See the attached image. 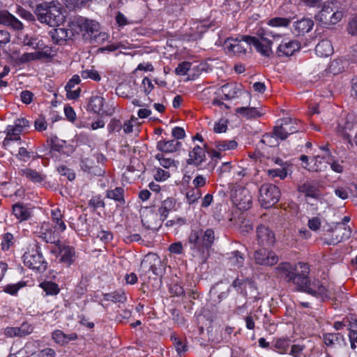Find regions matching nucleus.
Instances as JSON below:
<instances>
[{
	"label": "nucleus",
	"mask_w": 357,
	"mask_h": 357,
	"mask_svg": "<svg viewBox=\"0 0 357 357\" xmlns=\"http://www.w3.org/2000/svg\"><path fill=\"white\" fill-rule=\"evenodd\" d=\"M49 35L54 44L63 45L72 38L73 32L65 28L57 27L50 31Z\"/></svg>",
	"instance_id": "412c9836"
},
{
	"label": "nucleus",
	"mask_w": 357,
	"mask_h": 357,
	"mask_svg": "<svg viewBox=\"0 0 357 357\" xmlns=\"http://www.w3.org/2000/svg\"><path fill=\"white\" fill-rule=\"evenodd\" d=\"M81 76L84 79L90 78L94 81L99 82L101 79L100 75L95 70H85L81 72Z\"/></svg>",
	"instance_id": "4d7b16f0"
},
{
	"label": "nucleus",
	"mask_w": 357,
	"mask_h": 357,
	"mask_svg": "<svg viewBox=\"0 0 357 357\" xmlns=\"http://www.w3.org/2000/svg\"><path fill=\"white\" fill-rule=\"evenodd\" d=\"M220 91L222 95V98L229 100L238 97V93L241 92V87L236 83H227L220 87Z\"/></svg>",
	"instance_id": "a878e982"
},
{
	"label": "nucleus",
	"mask_w": 357,
	"mask_h": 357,
	"mask_svg": "<svg viewBox=\"0 0 357 357\" xmlns=\"http://www.w3.org/2000/svg\"><path fill=\"white\" fill-rule=\"evenodd\" d=\"M232 202L239 210L247 211L252 206V197L248 189L239 188L234 192Z\"/></svg>",
	"instance_id": "f8f14e48"
},
{
	"label": "nucleus",
	"mask_w": 357,
	"mask_h": 357,
	"mask_svg": "<svg viewBox=\"0 0 357 357\" xmlns=\"http://www.w3.org/2000/svg\"><path fill=\"white\" fill-rule=\"evenodd\" d=\"M289 339H277L273 345V349L281 354H286L289 347Z\"/></svg>",
	"instance_id": "a18cd8bd"
},
{
	"label": "nucleus",
	"mask_w": 357,
	"mask_h": 357,
	"mask_svg": "<svg viewBox=\"0 0 357 357\" xmlns=\"http://www.w3.org/2000/svg\"><path fill=\"white\" fill-rule=\"evenodd\" d=\"M91 1V0H66V6L69 9L79 8Z\"/></svg>",
	"instance_id": "680f3d73"
},
{
	"label": "nucleus",
	"mask_w": 357,
	"mask_h": 357,
	"mask_svg": "<svg viewBox=\"0 0 357 357\" xmlns=\"http://www.w3.org/2000/svg\"><path fill=\"white\" fill-rule=\"evenodd\" d=\"M80 167L83 171L96 176H102L105 173L103 169L95 165L93 159L91 158L82 159L80 162Z\"/></svg>",
	"instance_id": "c85d7f7f"
},
{
	"label": "nucleus",
	"mask_w": 357,
	"mask_h": 357,
	"mask_svg": "<svg viewBox=\"0 0 357 357\" xmlns=\"http://www.w3.org/2000/svg\"><path fill=\"white\" fill-rule=\"evenodd\" d=\"M301 48V43L298 40H292L287 42H282L278 47L276 54L278 56H289L298 51Z\"/></svg>",
	"instance_id": "4be33fe9"
},
{
	"label": "nucleus",
	"mask_w": 357,
	"mask_h": 357,
	"mask_svg": "<svg viewBox=\"0 0 357 357\" xmlns=\"http://www.w3.org/2000/svg\"><path fill=\"white\" fill-rule=\"evenodd\" d=\"M16 158L20 161L27 162L30 158L36 160L40 158V156L37 153L33 151H28L25 147H20L18 150L17 154L16 155Z\"/></svg>",
	"instance_id": "37998d69"
},
{
	"label": "nucleus",
	"mask_w": 357,
	"mask_h": 357,
	"mask_svg": "<svg viewBox=\"0 0 357 357\" xmlns=\"http://www.w3.org/2000/svg\"><path fill=\"white\" fill-rule=\"evenodd\" d=\"M25 285L26 282L24 281H20L16 284H9L4 287V291L10 295H15Z\"/></svg>",
	"instance_id": "864d4df0"
},
{
	"label": "nucleus",
	"mask_w": 357,
	"mask_h": 357,
	"mask_svg": "<svg viewBox=\"0 0 357 357\" xmlns=\"http://www.w3.org/2000/svg\"><path fill=\"white\" fill-rule=\"evenodd\" d=\"M213 144L215 148L222 152L234 150L238 146V142L234 139L218 140Z\"/></svg>",
	"instance_id": "4c0bfd02"
},
{
	"label": "nucleus",
	"mask_w": 357,
	"mask_h": 357,
	"mask_svg": "<svg viewBox=\"0 0 357 357\" xmlns=\"http://www.w3.org/2000/svg\"><path fill=\"white\" fill-rule=\"evenodd\" d=\"M13 213L20 222L27 220L31 215V211L23 203H16L13 206Z\"/></svg>",
	"instance_id": "7c9ffc66"
},
{
	"label": "nucleus",
	"mask_w": 357,
	"mask_h": 357,
	"mask_svg": "<svg viewBox=\"0 0 357 357\" xmlns=\"http://www.w3.org/2000/svg\"><path fill=\"white\" fill-rule=\"evenodd\" d=\"M66 337V334L64 333L61 330H55L52 333V338L54 340V342L59 344L64 345L65 344V338Z\"/></svg>",
	"instance_id": "bf43d9fd"
},
{
	"label": "nucleus",
	"mask_w": 357,
	"mask_h": 357,
	"mask_svg": "<svg viewBox=\"0 0 357 357\" xmlns=\"http://www.w3.org/2000/svg\"><path fill=\"white\" fill-rule=\"evenodd\" d=\"M301 126L296 119L286 118L282 120L280 125L273 128L272 135L281 140L286 139L289 135L300 132Z\"/></svg>",
	"instance_id": "423d86ee"
},
{
	"label": "nucleus",
	"mask_w": 357,
	"mask_h": 357,
	"mask_svg": "<svg viewBox=\"0 0 357 357\" xmlns=\"http://www.w3.org/2000/svg\"><path fill=\"white\" fill-rule=\"evenodd\" d=\"M33 332V327L31 324L24 322L19 327H7L5 328L4 333L7 337H24Z\"/></svg>",
	"instance_id": "393cba45"
},
{
	"label": "nucleus",
	"mask_w": 357,
	"mask_h": 357,
	"mask_svg": "<svg viewBox=\"0 0 357 357\" xmlns=\"http://www.w3.org/2000/svg\"><path fill=\"white\" fill-rule=\"evenodd\" d=\"M191 63L189 61H183L180 63L175 69V73L178 75H185L190 69Z\"/></svg>",
	"instance_id": "13d9d810"
},
{
	"label": "nucleus",
	"mask_w": 357,
	"mask_h": 357,
	"mask_svg": "<svg viewBox=\"0 0 357 357\" xmlns=\"http://www.w3.org/2000/svg\"><path fill=\"white\" fill-rule=\"evenodd\" d=\"M343 17V13L339 10L333 2L325 3L322 9L315 15L316 20L324 26L334 25Z\"/></svg>",
	"instance_id": "39448f33"
},
{
	"label": "nucleus",
	"mask_w": 357,
	"mask_h": 357,
	"mask_svg": "<svg viewBox=\"0 0 357 357\" xmlns=\"http://www.w3.org/2000/svg\"><path fill=\"white\" fill-rule=\"evenodd\" d=\"M57 230L50 222H43L37 233L38 236L47 243H56L59 242L57 239L56 231Z\"/></svg>",
	"instance_id": "a211bd4d"
},
{
	"label": "nucleus",
	"mask_w": 357,
	"mask_h": 357,
	"mask_svg": "<svg viewBox=\"0 0 357 357\" xmlns=\"http://www.w3.org/2000/svg\"><path fill=\"white\" fill-rule=\"evenodd\" d=\"M20 174L26 176L27 179L35 183H40L45 179V176L31 169H23L20 171Z\"/></svg>",
	"instance_id": "79ce46f5"
},
{
	"label": "nucleus",
	"mask_w": 357,
	"mask_h": 357,
	"mask_svg": "<svg viewBox=\"0 0 357 357\" xmlns=\"http://www.w3.org/2000/svg\"><path fill=\"white\" fill-rule=\"evenodd\" d=\"M257 239L259 245L271 247L275 241V234L268 227L261 225L257 228Z\"/></svg>",
	"instance_id": "f3484780"
},
{
	"label": "nucleus",
	"mask_w": 357,
	"mask_h": 357,
	"mask_svg": "<svg viewBox=\"0 0 357 357\" xmlns=\"http://www.w3.org/2000/svg\"><path fill=\"white\" fill-rule=\"evenodd\" d=\"M298 266L301 269V280L296 284L298 289L322 301L329 298V290L319 280L314 279L311 281L309 279V266L301 262L298 263Z\"/></svg>",
	"instance_id": "7ed1b4c3"
},
{
	"label": "nucleus",
	"mask_w": 357,
	"mask_h": 357,
	"mask_svg": "<svg viewBox=\"0 0 357 357\" xmlns=\"http://www.w3.org/2000/svg\"><path fill=\"white\" fill-rule=\"evenodd\" d=\"M24 259L25 264L30 268L38 271L46 270L47 264L43 258L40 248L38 243L35 245V248L24 255Z\"/></svg>",
	"instance_id": "6e6552de"
},
{
	"label": "nucleus",
	"mask_w": 357,
	"mask_h": 357,
	"mask_svg": "<svg viewBox=\"0 0 357 357\" xmlns=\"http://www.w3.org/2000/svg\"><path fill=\"white\" fill-rule=\"evenodd\" d=\"M246 38L251 43V45H253L256 50L264 56H270L272 53L271 44L272 42L266 38H261V40L265 43H263L257 38L254 36H247Z\"/></svg>",
	"instance_id": "aec40b11"
},
{
	"label": "nucleus",
	"mask_w": 357,
	"mask_h": 357,
	"mask_svg": "<svg viewBox=\"0 0 357 357\" xmlns=\"http://www.w3.org/2000/svg\"><path fill=\"white\" fill-rule=\"evenodd\" d=\"M10 41V34L6 29H0V48Z\"/></svg>",
	"instance_id": "0e129e2a"
},
{
	"label": "nucleus",
	"mask_w": 357,
	"mask_h": 357,
	"mask_svg": "<svg viewBox=\"0 0 357 357\" xmlns=\"http://www.w3.org/2000/svg\"><path fill=\"white\" fill-rule=\"evenodd\" d=\"M0 24L10 28L15 31L24 29L23 23L8 10H0Z\"/></svg>",
	"instance_id": "dca6fc26"
},
{
	"label": "nucleus",
	"mask_w": 357,
	"mask_h": 357,
	"mask_svg": "<svg viewBox=\"0 0 357 357\" xmlns=\"http://www.w3.org/2000/svg\"><path fill=\"white\" fill-rule=\"evenodd\" d=\"M247 36H243L242 40L228 38L225 41V45L229 51L239 56L245 55L248 50H252L251 43L246 38Z\"/></svg>",
	"instance_id": "1a4fd4ad"
},
{
	"label": "nucleus",
	"mask_w": 357,
	"mask_h": 357,
	"mask_svg": "<svg viewBox=\"0 0 357 357\" xmlns=\"http://www.w3.org/2000/svg\"><path fill=\"white\" fill-rule=\"evenodd\" d=\"M280 194V190L276 185L264 183L259 189V202L264 208L271 207L278 203Z\"/></svg>",
	"instance_id": "0eeeda50"
},
{
	"label": "nucleus",
	"mask_w": 357,
	"mask_h": 357,
	"mask_svg": "<svg viewBox=\"0 0 357 357\" xmlns=\"http://www.w3.org/2000/svg\"><path fill=\"white\" fill-rule=\"evenodd\" d=\"M176 209V200L174 198H167L162 202L158 209V213L164 221L168 216L169 212Z\"/></svg>",
	"instance_id": "72a5a7b5"
},
{
	"label": "nucleus",
	"mask_w": 357,
	"mask_h": 357,
	"mask_svg": "<svg viewBox=\"0 0 357 357\" xmlns=\"http://www.w3.org/2000/svg\"><path fill=\"white\" fill-rule=\"evenodd\" d=\"M215 241V232L213 229L204 230L196 228L191 230L188 243L195 257L206 260L210 255L211 247Z\"/></svg>",
	"instance_id": "f257e3e1"
},
{
	"label": "nucleus",
	"mask_w": 357,
	"mask_h": 357,
	"mask_svg": "<svg viewBox=\"0 0 357 357\" xmlns=\"http://www.w3.org/2000/svg\"><path fill=\"white\" fill-rule=\"evenodd\" d=\"M315 52L320 57H326L331 55L333 52V48L331 41L322 40L315 47Z\"/></svg>",
	"instance_id": "f704fd0d"
},
{
	"label": "nucleus",
	"mask_w": 357,
	"mask_h": 357,
	"mask_svg": "<svg viewBox=\"0 0 357 357\" xmlns=\"http://www.w3.org/2000/svg\"><path fill=\"white\" fill-rule=\"evenodd\" d=\"M15 13L19 17L27 22H34L36 21V15L32 14L21 6H17Z\"/></svg>",
	"instance_id": "09e8293b"
},
{
	"label": "nucleus",
	"mask_w": 357,
	"mask_h": 357,
	"mask_svg": "<svg viewBox=\"0 0 357 357\" xmlns=\"http://www.w3.org/2000/svg\"><path fill=\"white\" fill-rule=\"evenodd\" d=\"M276 268L280 273L284 275V279L287 282H292L296 285L301 280V271H295L292 265L289 262H282Z\"/></svg>",
	"instance_id": "6ab92c4d"
},
{
	"label": "nucleus",
	"mask_w": 357,
	"mask_h": 357,
	"mask_svg": "<svg viewBox=\"0 0 357 357\" xmlns=\"http://www.w3.org/2000/svg\"><path fill=\"white\" fill-rule=\"evenodd\" d=\"M89 206L93 207L94 210L98 208H105V204L100 195H96L92 197L90 199Z\"/></svg>",
	"instance_id": "052dcab7"
},
{
	"label": "nucleus",
	"mask_w": 357,
	"mask_h": 357,
	"mask_svg": "<svg viewBox=\"0 0 357 357\" xmlns=\"http://www.w3.org/2000/svg\"><path fill=\"white\" fill-rule=\"evenodd\" d=\"M189 158L187 159L188 165L199 167L206 160L205 150L200 146H195L192 151L189 152Z\"/></svg>",
	"instance_id": "b1692460"
},
{
	"label": "nucleus",
	"mask_w": 357,
	"mask_h": 357,
	"mask_svg": "<svg viewBox=\"0 0 357 357\" xmlns=\"http://www.w3.org/2000/svg\"><path fill=\"white\" fill-rule=\"evenodd\" d=\"M163 269L164 266L160 258L157 255L149 254L141 262L139 278L143 282H150L151 276L146 275L151 272L155 275L153 279L155 282V284L152 285L159 287L161 281L158 280V277L162 275Z\"/></svg>",
	"instance_id": "20e7f679"
},
{
	"label": "nucleus",
	"mask_w": 357,
	"mask_h": 357,
	"mask_svg": "<svg viewBox=\"0 0 357 357\" xmlns=\"http://www.w3.org/2000/svg\"><path fill=\"white\" fill-rule=\"evenodd\" d=\"M105 99L98 96H92L89 100V107L94 113L100 114L104 105Z\"/></svg>",
	"instance_id": "c03bdc74"
},
{
	"label": "nucleus",
	"mask_w": 357,
	"mask_h": 357,
	"mask_svg": "<svg viewBox=\"0 0 357 357\" xmlns=\"http://www.w3.org/2000/svg\"><path fill=\"white\" fill-rule=\"evenodd\" d=\"M305 347L300 344H293L291 348L289 354L294 357H301Z\"/></svg>",
	"instance_id": "774afa93"
},
{
	"label": "nucleus",
	"mask_w": 357,
	"mask_h": 357,
	"mask_svg": "<svg viewBox=\"0 0 357 357\" xmlns=\"http://www.w3.org/2000/svg\"><path fill=\"white\" fill-rule=\"evenodd\" d=\"M59 253H60V261L66 264L68 267L70 266L75 260V248L70 246H59Z\"/></svg>",
	"instance_id": "cd10ccee"
},
{
	"label": "nucleus",
	"mask_w": 357,
	"mask_h": 357,
	"mask_svg": "<svg viewBox=\"0 0 357 357\" xmlns=\"http://www.w3.org/2000/svg\"><path fill=\"white\" fill-rule=\"evenodd\" d=\"M106 197L119 202L121 205L125 204L124 189L121 187H116L113 190H108L106 192Z\"/></svg>",
	"instance_id": "ea45409f"
},
{
	"label": "nucleus",
	"mask_w": 357,
	"mask_h": 357,
	"mask_svg": "<svg viewBox=\"0 0 357 357\" xmlns=\"http://www.w3.org/2000/svg\"><path fill=\"white\" fill-rule=\"evenodd\" d=\"M298 190L304 193L306 197L318 199L320 194L317 184L313 182H306L298 185Z\"/></svg>",
	"instance_id": "c756f323"
},
{
	"label": "nucleus",
	"mask_w": 357,
	"mask_h": 357,
	"mask_svg": "<svg viewBox=\"0 0 357 357\" xmlns=\"http://www.w3.org/2000/svg\"><path fill=\"white\" fill-rule=\"evenodd\" d=\"M323 340L327 347H333L335 345L345 344V340L340 333H329L324 334Z\"/></svg>",
	"instance_id": "2f4dec72"
},
{
	"label": "nucleus",
	"mask_w": 357,
	"mask_h": 357,
	"mask_svg": "<svg viewBox=\"0 0 357 357\" xmlns=\"http://www.w3.org/2000/svg\"><path fill=\"white\" fill-rule=\"evenodd\" d=\"M330 163L327 162L326 157L317 155L312 160L310 163H307L308 170L316 172H322L327 168V164Z\"/></svg>",
	"instance_id": "473e14b6"
},
{
	"label": "nucleus",
	"mask_w": 357,
	"mask_h": 357,
	"mask_svg": "<svg viewBox=\"0 0 357 357\" xmlns=\"http://www.w3.org/2000/svg\"><path fill=\"white\" fill-rule=\"evenodd\" d=\"M103 299L107 301H112L114 303H123L126 301V296L124 291L119 290L104 294Z\"/></svg>",
	"instance_id": "a19ab883"
},
{
	"label": "nucleus",
	"mask_w": 357,
	"mask_h": 357,
	"mask_svg": "<svg viewBox=\"0 0 357 357\" xmlns=\"http://www.w3.org/2000/svg\"><path fill=\"white\" fill-rule=\"evenodd\" d=\"M171 340L173 341L174 346L179 356L183 354L188 349L185 340H182L175 335H171Z\"/></svg>",
	"instance_id": "49530a36"
},
{
	"label": "nucleus",
	"mask_w": 357,
	"mask_h": 357,
	"mask_svg": "<svg viewBox=\"0 0 357 357\" xmlns=\"http://www.w3.org/2000/svg\"><path fill=\"white\" fill-rule=\"evenodd\" d=\"M29 126V121L24 118L17 119L13 126H8L6 128V137L3 140V145H7L10 141L20 139V135L24 128Z\"/></svg>",
	"instance_id": "9d476101"
},
{
	"label": "nucleus",
	"mask_w": 357,
	"mask_h": 357,
	"mask_svg": "<svg viewBox=\"0 0 357 357\" xmlns=\"http://www.w3.org/2000/svg\"><path fill=\"white\" fill-rule=\"evenodd\" d=\"M202 196L199 189L192 188L186 193V199L188 204H191L197 202Z\"/></svg>",
	"instance_id": "5fc2aeb1"
},
{
	"label": "nucleus",
	"mask_w": 357,
	"mask_h": 357,
	"mask_svg": "<svg viewBox=\"0 0 357 357\" xmlns=\"http://www.w3.org/2000/svg\"><path fill=\"white\" fill-rule=\"evenodd\" d=\"M249 279H239L236 278L233 282L231 286L240 294L245 295L246 294V285L245 282L248 281Z\"/></svg>",
	"instance_id": "603ef678"
},
{
	"label": "nucleus",
	"mask_w": 357,
	"mask_h": 357,
	"mask_svg": "<svg viewBox=\"0 0 357 357\" xmlns=\"http://www.w3.org/2000/svg\"><path fill=\"white\" fill-rule=\"evenodd\" d=\"M227 129V121L220 120L215 123L213 128V131L216 133H222L226 132Z\"/></svg>",
	"instance_id": "69168bd1"
},
{
	"label": "nucleus",
	"mask_w": 357,
	"mask_h": 357,
	"mask_svg": "<svg viewBox=\"0 0 357 357\" xmlns=\"http://www.w3.org/2000/svg\"><path fill=\"white\" fill-rule=\"evenodd\" d=\"M155 158L159 161L160 165L164 168L168 169L172 166L176 167L174 160L169 158H165L164 153H158L155 155Z\"/></svg>",
	"instance_id": "3c124183"
},
{
	"label": "nucleus",
	"mask_w": 357,
	"mask_h": 357,
	"mask_svg": "<svg viewBox=\"0 0 357 357\" xmlns=\"http://www.w3.org/2000/svg\"><path fill=\"white\" fill-rule=\"evenodd\" d=\"M327 231L331 233V237L325 239L327 245H336L341 241L348 239L351 236V229L350 227H343L340 224H335V227H329Z\"/></svg>",
	"instance_id": "ddd939ff"
},
{
	"label": "nucleus",
	"mask_w": 357,
	"mask_h": 357,
	"mask_svg": "<svg viewBox=\"0 0 357 357\" xmlns=\"http://www.w3.org/2000/svg\"><path fill=\"white\" fill-rule=\"evenodd\" d=\"M357 126V116L351 113L348 114L344 119H342L336 127L337 133L344 139L351 142L350 132Z\"/></svg>",
	"instance_id": "9b49d317"
},
{
	"label": "nucleus",
	"mask_w": 357,
	"mask_h": 357,
	"mask_svg": "<svg viewBox=\"0 0 357 357\" xmlns=\"http://www.w3.org/2000/svg\"><path fill=\"white\" fill-rule=\"evenodd\" d=\"M255 262L261 266H273L279 260L278 255L273 251L266 249L257 250L254 255Z\"/></svg>",
	"instance_id": "2eb2a0df"
},
{
	"label": "nucleus",
	"mask_w": 357,
	"mask_h": 357,
	"mask_svg": "<svg viewBox=\"0 0 357 357\" xmlns=\"http://www.w3.org/2000/svg\"><path fill=\"white\" fill-rule=\"evenodd\" d=\"M229 263L234 268H241L245 261V255L239 250H235L229 254Z\"/></svg>",
	"instance_id": "e433bc0d"
},
{
	"label": "nucleus",
	"mask_w": 357,
	"mask_h": 357,
	"mask_svg": "<svg viewBox=\"0 0 357 357\" xmlns=\"http://www.w3.org/2000/svg\"><path fill=\"white\" fill-rule=\"evenodd\" d=\"M347 31L352 36H357V15L349 22Z\"/></svg>",
	"instance_id": "338daca9"
},
{
	"label": "nucleus",
	"mask_w": 357,
	"mask_h": 357,
	"mask_svg": "<svg viewBox=\"0 0 357 357\" xmlns=\"http://www.w3.org/2000/svg\"><path fill=\"white\" fill-rule=\"evenodd\" d=\"M34 13L40 23L50 26H58L65 19L61 4L55 1L38 4Z\"/></svg>",
	"instance_id": "f03ea898"
},
{
	"label": "nucleus",
	"mask_w": 357,
	"mask_h": 357,
	"mask_svg": "<svg viewBox=\"0 0 357 357\" xmlns=\"http://www.w3.org/2000/svg\"><path fill=\"white\" fill-rule=\"evenodd\" d=\"M40 287L47 295H56L59 292L58 284L52 282H42Z\"/></svg>",
	"instance_id": "8fccbe9b"
},
{
	"label": "nucleus",
	"mask_w": 357,
	"mask_h": 357,
	"mask_svg": "<svg viewBox=\"0 0 357 357\" xmlns=\"http://www.w3.org/2000/svg\"><path fill=\"white\" fill-rule=\"evenodd\" d=\"M181 143L176 139H161L157 142L156 148L161 153H171L178 151Z\"/></svg>",
	"instance_id": "bb28decb"
},
{
	"label": "nucleus",
	"mask_w": 357,
	"mask_h": 357,
	"mask_svg": "<svg viewBox=\"0 0 357 357\" xmlns=\"http://www.w3.org/2000/svg\"><path fill=\"white\" fill-rule=\"evenodd\" d=\"M51 214L52 221L55 224L54 228L59 232H63L66 229V227L64 222L62 220L63 214L61 213V210L59 208L52 209Z\"/></svg>",
	"instance_id": "58836bf2"
},
{
	"label": "nucleus",
	"mask_w": 357,
	"mask_h": 357,
	"mask_svg": "<svg viewBox=\"0 0 357 357\" xmlns=\"http://www.w3.org/2000/svg\"><path fill=\"white\" fill-rule=\"evenodd\" d=\"M269 176L272 178L279 177L280 179H284L287 177V172L285 167L278 169H271L267 171Z\"/></svg>",
	"instance_id": "6e6d98bb"
},
{
	"label": "nucleus",
	"mask_w": 357,
	"mask_h": 357,
	"mask_svg": "<svg viewBox=\"0 0 357 357\" xmlns=\"http://www.w3.org/2000/svg\"><path fill=\"white\" fill-rule=\"evenodd\" d=\"M236 113L246 119H254L260 117L262 114L255 107H241L236 109Z\"/></svg>",
	"instance_id": "c9c22d12"
},
{
	"label": "nucleus",
	"mask_w": 357,
	"mask_h": 357,
	"mask_svg": "<svg viewBox=\"0 0 357 357\" xmlns=\"http://www.w3.org/2000/svg\"><path fill=\"white\" fill-rule=\"evenodd\" d=\"M73 25L79 28L80 31H84L90 38H96L99 31V24L92 20L83 17H77L73 22Z\"/></svg>",
	"instance_id": "4468645a"
},
{
	"label": "nucleus",
	"mask_w": 357,
	"mask_h": 357,
	"mask_svg": "<svg viewBox=\"0 0 357 357\" xmlns=\"http://www.w3.org/2000/svg\"><path fill=\"white\" fill-rule=\"evenodd\" d=\"M58 172L61 175L66 176L69 181H73L75 178V172L66 166L59 167Z\"/></svg>",
	"instance_id": "e2e57ef3"
},
{
	"label": "nucleus",
	"mask_w": 357,
	"mask_h": 357,
	"mask_svg": "<svg viewBox=\"0 0 357 357\" xmlns=\"http://www.w3.org/2000/svg\"><path fill=\"white\" fill-rule=\"evenodd\" d=\"M314 26V22L312 20L307 17H303L293 24L294 29L293 33L296 36H303L309 33Z\"/></svg>",
	"instance_id": "5701e85b"
},
{
	"label": "nucleus",
	"mask_w": 357,
	"mask_h": 357,
	"mask_svg": "<svg viewBox=\"0 0 357 357\" xmlns=\"http://www.w3.org/2000/svg\"><path fill=\"white\" fill-rule=\"evenodd\" d=\"M290 22L291 18L277 17L269 20L267 24L273 27H287Z\"/></svg>",
	"instance_id": "de8ad7c7"
}]
</instances>
